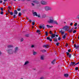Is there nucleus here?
I'll return each mask as SVG.
<instances>
[{"label": "nucleus", "mask_w": 79, "mask_h": 79, "mask_svg": "<svg viewBox=\"0 0 79 79\" xmlns=\"http://www.w3.org/2000/svg\"><path fill=\"white\" fill-rule=\"evenodd\" d=\"M48 19L49 20L48 21V23H54L56 24L57 25H58V22L56 21H54L53 17V16H49L48 17Z\"/></svg>", "instance_id": "1"}, {"label": "nucleus", "mask_w": 79, "mask_h": 79, "mask_svg": "<svg viewBox=\"0 0 79 79\" xmlns=\"http://www.w3.org/2000/svg\"><path fill=\"white\" fill-rule=\"evenodd\" d=\"M6 51L7 53H8L9 54H14V53H15L14 50L13 49L7 50Z\"/></svg>", "instance_id": "2"}, {"label": "nucleus", "mask_w": 79, "mask_h": 79, "mask_svg": "<svg viewBox=\"0 0 79 79\" xmlns=\"http://www.w3.org/2000/svg\"><path fill=\"white\" fill-rule=\"evenodd\" d=\"M56 35L55 34H52V35L51 36V38L50 39V37H47V40H49L50 42H51V41H52V39H53L54 37H55Z\"/></svg>", "instance_id": "3"}, {"label": "nucleus", "mask_w": 79, "mask_h": 79, "mask_svg": "<svg viewBox=\"0 0 79 79\" xmlns=\"http://www.w3.org/2000/svg\"><path fill=\"white\" fill-rule=\"evenodd\" d=\"M44 8L46 11H48L52 10V8L49 6H46L44 7Z\"/></svg>", "instance_id": "4"}, {"label": "nucleus", "mask_w": 79, "mask_h": 79, "mask_svg": "<svg viewBox=\"0 0 79 79\" xmlns=\"http://www.w3.org/2000/svg\"><path fill=\"white\" fill-rule=\"evenodd\" d=\"M65 31H66L64 30L63 28H62V29H61L59 31V32L61 33L62 35H63V34L65 33Z\"/></svg>", "instance_id": "5"}, {"label": "nucleus", "mask_w": 79, "mask_h": 79, "mask_svg": "<svg viewBox=\"0 0 79 79\" xmlns=\"http://www.w3.org/2000/svg\"><path fill=\"white\" fill-rule=\"evenodd\" d=\"M19 48L18 47H16L14 48V52H15V54L17 53V52L19 51Z\"/></svg>", "instance_id": "6"}, {"label": "nucleus", "mask_w": 79, "mask_h": 79, "mask_svg": "<svg viewBox=\"0 0 79 79\" xmlns=\"http://www.w3.org/2000/svg\"><path fill=\"white\" fill-rule=\"evenodd\" d=\"M65 31H68V30L69 29V26H65L63 28Z\"/></svg>", "instance_id": "7"}, {"label": "nucleus", "mask_w": 79, "mask_h": 79, "mask_svg": "<svg viewBox=\"0 0 79 79\" xmlns=\"http://www.w3.org/2000/svg\"><path fill=\"white\" fill-rule=\"evenodd\" d=\"M41 3L42 5H47V2L44 1H41Z\"/></svg>", "instance_id": "8"}, {"label": "nucleus", "mask_w": 79, "mask_h": 79, "mask_svg": "<svg viewBox=\"0 0 79 79\" xmlns=\"http://www.w3.org/2000/svg\"><path fill=\"white\" fill-rule=\"evenodd\" d=\"M67 56H69V58H71V55H72L71 54H69V52H67Z\"/></svg>", "instance_id": "9"}, {"label": "nucleus", "mask_w": 79, "mask_h": 79, "mask_svg": "<svg viewBox=\"0 0 79 79\" xmlns=\"http://www.w3.org/2000/svg\"><path fill=\"white\" fill-rule=\"evenodd\" d=\"M29 63V61H26L25 62V63L24 64V66H26V65H27V64H28Z\"/></svg>", "instance_id": "10"}, {"label": "nucleus", "mask_w": 79, "mask_h": 79, "mask_svg": "<svg viewBox=\"0 0 79 79\" xmlns=\"http://www.w3.org/2000/svg\"><path fill=\"white\" fill-rule=\"evenodd\" d=\"M33 16H37V14L36 12H33Z\"/></svg>", "instance_id": "11"}, {"label": "nucleus", "mask_w": 79, "mask_h": 79, "mask_svg": "<svg viewBox=\"0 0 79 79\" xmlns=\"http://www.w3.org/2000/svg\"><path fill=\"white\" fill-rule=\"evenodd\" d=\"M71 65H72V66H76V64L74 62H71Z\"/></svg>", "instance_id": "12"}, {"label": "nucleus", "mask_w": 79, "mask_h": 79, "mask_svg": "<svg viewBox=\"0 0 79 79\" xmlns=\"http://www.w3.org/2000/svg\"><path fill=\"white\" fill-rule=\"evenodd\" d=\"M44 47H45V48H48L49 47V45L48 44H45L43 46Z\"/></svg>", "instance_id": "13"}, {"label": "nucleus", "mask_w": 79, "mask_h": 79, "mask_svg": "<svg viewBox=\"0 0 79 79\" xmlns=\"http://www.w3.org/2000/svg\"><path fill=\"white\" fill-rule=\"evenodd\" d=\"M8 48H13V46L12 45H8L7 46Z\"/></svg>", "instance_id": "14"}, {"label": "nucleus", "mask_w": 79, "mask_h": 79, "mask_svg": "<svg viewBox=\"0 0 79 79\" xmlns=\"http://www.w3.org/2000/svg\"><path fill=\"white\" fill-rule=\"evenodd\" d=\"M40 59L42 60H44V56H41L40 57Z\"/></svg>", "instance_id": "15"}, {"label": "nucleus", "mask_w": 79, "mask_h": 79, "mask_svg": "<svg viewBox=\"0 0 79 79\" xmlns=\"http://www.w3.org/2000/svg\"><path fill=\"white\" fill-rule=\"evenodd\" d=\"M46 26H47V27H48V28H50L52 27H53V26H50L48 25H46Z\"/></svg>", "instance_id": "16"}, {"label": "nucleus", "mask_w": 79, "mask_h": 79, "mask_svg": "<svg viewBox=\"0 0 79 79\" xmlns=\"http://www.w3.org/2000/svg\"><path fill=\"white\" fill-rule=\"evenodd\" d=\"M14 14H15V15H17L18 14V11H17V10H15L14 11Z\"/></svg>", "instance_id": "17"}, {"label": "nucleus", "mask_w": 79, "mask_h": 79, "mask_svg": "<svg viewBox=\"0 0 79 79\" xmlns=\"http://www.w3.org/2000/svg\"><path fill=\"white\" fill-rule=\"evenodd\" d=\"M64 76L66 77H68L69 76V75L68 74H64Z\"/></svg>", "instance_id": "18"}, {"label": "nucleus", "mask_w": 79, "mask_h": 79, "mask_svg": "<svg viewBox=\"0 0 79 79\" xmlns=\"http://www.w3.org/2000/svg\"><path fill=\"white\" fill-rule=\"evenodd\" d=\"M37 52H33V55H37Z\"/></svg>", "instance_id": "19"}, {"label": "nucleus", "mask_w": 79, "mask_h": 79, "mask_svg": "<svg viewBox=\"0 0 79 79\" xmlns=\"http://www.w3.org/2000/svg\"><path fill=\"white\" fill-rule=\"evenodd\" d=\"M56 61V60L54 59V60L52 62V64H55V61Z\"/></svg>", "instance_id": "20"}, {"label": "nucleus", "mask_w": 79, "mask_h": 79, "mask_svg": "<svg viewBox=\"0 0 79 79\" xmlns=\"http://www.w3.org/2000/svg\"><path fill=\"white\" fill-rule=\"evenodd\" d=\"M66 35H64V36H63L62 38L63 39H64L66 38Z\"/></svg>", "instance_id": "21"}, {"label": "nucleus", "mask_w": 79, "mask_h": 79, "mask_svg": "<svg viewBox=\"0 0 79 79\" xmlns=\"http://www.w3.org/2000/svg\"><path fill=\"white\" fill-rule=\"evenodd\" d=\"M33 2L35 3H39V2H38V1H33Z\"/></svg>", "instance_id": "22"}, {"label": "nucleus", "mask_w": 79, "mask_h": 79, "mask_svg": "<svg viewBox=\"0 0 79 79\" xmlns=\"http://www.w3.org/2000/svg\"><path fill=\"white\" fill-rule=\"evenodd\" d=\"M56 38V39H54V42H58V40H57V39H56V38Z\"/></svg>", "instance_id": "23"}, {"label": "nucleus", "mask_w": 79, "mask_h": 79, "mask_svg": "<svg viewBox=\"0 0 79 79\" xmlns=\"http://www.w3.org/2000/svg\"><path fill=\"white\" fill-rule=\"evenodd\" d=\"M42 26V28L43 29H44L45 28V25H43Z\"/></svg>", "instance_id": "24"}, {"label": "nucleus", "mask_w": 79, "mask_h": 79, "mask_svg": "<svg viewBox=\"0 0 79 79\" xmlns=\"http://www.w3.org/2000/svg\"><path fill=\"white\" fill-rule=\"evenodd\" d=\"M18 15H19V16H21V15H22V14H21V13L19 12V13Z\"/></svg>", "instance_id": "25"}, {"label": "nucleus", "mask_w": 79, "mask_h": 79, "mask_svg": "<svg viewBox=\"0 0 79 79\" xmlns=\"http://www.w3.org/2000/svg\"><path fill=\"white\" fill-rule=\"evenodd\" d=\"M10 15H13V12H10Z\"/></svg>", "instance_id": "26"}, {"label": "nucleus", "mask_w": 79, "mask_h": 79, "mask_svg": "<svg viewBox=\"0 0 79 79\" xmlns=\"http://www.w3.org/2000/svg\"><path fill=\"white\" fill-rule=\"evenodd\" d=\"M41 52H46V50H42Z\"/></svg>", "instance_id": "27"}, {"label": "nucleus", "mask_w": 79, "mask_h": 79, "mask_svg": "<svg viewBox=\"0 0 79 79\" xmlns=\"http://www.w3.org/2000/svg\"><path fill=\"white\" fill-rule=\"evenodd\" d=\"M16 15H14V18H16Z\"/></svg>", "instance_id": "28"}, {"label": "nucleus", "mask_w": 79, "mask_h": 79, "mask_svg": "<svg viewBox=\"0 0 79 79\" xmlns=\"http://www.w3.org/2000/svg\"><path fill=\"white\" fill-rule=\"evenodd\" d=\"M40 79H44V77H42L40 78Z\"/></svg>", "instance_id": "29"}, {"label": "nucleus", "mask_w": 79, "mask_h": 79, "mask_svg": "<svg viewBox=\"0 0 79 79\" xmlns=\"http://www.w3.org/2000/svg\"><path fill=\"white\" fill-rule=\"evenodd\" d=\"M38 16V18H40V15H37V16Z\"/></svg>", "instance_id": "30"}, {"label": "nucleus", "mask_w": 79, "mask_h": 79, "mask_svg": "<svg viewBox=\"0 0 79 79\" xmlns=\"http://www.w3.org/2000/svg\"><path fill=\"white\" fill-rule=\"evenodd\" d=\"M68 31H69V32H71L72 31H71V30H68Z\"/></svg>", "instance_id": "31"}, {"label": "nucleus", "mask_w": 79, "mask_h": 79, "mask_svg": "<svg viewBox=\"0 0 79 79\" xmlns=\"http://www.w3.org/2000/svg\"><path fill=\"white\" fill-rule=\"evenodd\" d=\"M46 36H48V32H46Z\"/></svg>", "instance_id": "32"}, {"label": "nucleus", "mask_w": 79, "mask_h": 79, "mask_svg": "<svg viewBox=\"0 0 79 79\" xmlns=\"http://www.w3.org/2000/svg\"><path fill=\"white\" fill-rule=\"evenodd\" d=\"M35 24V22L34 21L32 23V25H34Z\"/></svg>", "instance_id": "33"}, {"label": "nucleus", "mask_w": 79, "mask_h": 79, "mask_svg": "<svg viewBox=\"0 0 79 79\" xmlns=\"http://www.w3.org/2000/svg\"><path fill=\"white\" fill-rule=\"evenodd\" d=\"M37 32H40V31L39 30H37Z\"/></svg>", "instance_id": "34"}, {"label": "nucleus", "mask_w": 79, "mask_h": 79, "mask_svg": "<svg viewBox=\"0 0 79 79\" xmlns=\"http://www.w3.org/2000/svg\"><path fill=\"white\" fill-rule=\"evenodd\" d=\"M77 23H75L74 25V26H77Z\"/></svg>", "instance_id": "35"}, {"label": "nucleus", "mask_w": 79, "mask_h": 79, "mask_svg": "<svg viewBox=\"0 0 79 79\" xmlns=\"http://www.w3.org/2000/svg\"><path fill=\"white\" fill-rule=\"evenodd\" d=\"M76 32V30H74L73 31V33H75V32Z\"/></svg>", "instance_id": "36"}, {"label": "nucleus", "mask_w": 79, "mask_h": 79, "mask_svg": "<svg viewBox=\"0 0 79 79\" xmlns=\"http://www.w3.org/2000/svg\"><path fill=\"white\" fill-rule=\"evenodd\" d=\"M31 48H34V45H32L31 46Z\"/></svg>", "instance_id": "37"}, {"label": "nucleus", "mask_w": 79, "mask_h": 79, "mask_svg": "<svg viewBox=\"0 0 79 79\" xmlns=\"http://www.w3.org/2000/svg\"><path fill=\"white\" fill-rule=\"evenodd\" d=\"M58 45H59V43H57L56 44V45H57V46H58Z\"/></svg>", "instance_id": "38"}, {"label": "nucleus", "mask_w": 79, "mask_h": 79, "mask_svg": "<svg viewBox=\"0 0 79 79\" xmlns=\"http://www.w3.org/2000/svg\"><path fill=\"white\" fill-rule=\"evenodd\" d=\"M49 34H52V35L53 34L52 33V31H50Z\"/></svg>", "instance_id": "39"}, {"label": "nucleus", "mask_w": 79, "mask_h": 79, "mask_svg": "<svg viewBox=\"0 0 79 79\" xmlns=\"http://www.w3.org/2000/svg\"><path fill=\"white\" fill-rule=\"evenodd\" d=\"M17 10L19 11H21V9H17Z\"/></svg>", "instance_id": "40"}, {"label": "nucleus", "mask_w": 79, "mask_h": 79, "mask_svg": "<svg viewBox=\"0 0 79 79\" xmlns=\"http://www.w3.org/2000/svg\"><path fill=\"white\" fill-rule=\"evenodd\" d=\"M75 69L76 70H78V68L77 67L76 68H75Z\"/></svg>", "instance_id": "41"}, {"label": "nucleus", "mask_w": 79, "mask_h": 79, "mask_svg": "<svg viewBox=\"0 0 79 79\" xmlns=\"http://www.w3.org/2000/svg\"><path fill=\"white\" fill-rule=\"evenodd\" d=\"M1 15H3V12H1Z\"/></svg>", "instance_id": "42"}, {"label": "nucleus", "mask_w": 79, "mask_h": 79, "mask_svg": "<svg viewBox=\"0 0 79 79\" xmlns=\"http://www.w3.org/2000/svg\"><path fill=\"white\" fill-rule=\"evenodd\" d=\"M40 29H42V26H40Z\"/></svg>", "instance_id": "43"}, {"label": "nucleus", "mask_w": 79, "mask_h": 79, "mask_svg": "<svg viewBox=\"0 0 79 79\" xmlns=\"http://www.w3.org/2000/svg\"><path fill=\"white\" fill-rule=\"evenodd\" d=\"M23 39L22 38V39H21V42H23Z\"/></svg>", "instance_id": "44"}, {"label": "nucleus", "mask_w": 79, "mask_h": 79, "mask_svg": "<svg viewBox=\"0 0 79 79\" xmlns=\"http://www.w3.org/2000/svg\"><path fill=\"white\" fill-rule=\"evenodd\" d=\"M77 18L79 20V15H78L77 17Z\"/></svg>", "instance_id": "45"}, {"label": "nucleus", "mask_w": 79, "mask_h": 79, "mask_svg": "<svg viewBox=\"0 0 79 79\" xmlns=\"http://www.w3.org/2000/svg\"><path fill=\"white\" fill-rule=\"evenodd\" d=\"M2 11H3V8L2 7L0 9Z\"/></svg>", "instance_id": "46"}, {"label": "nucleus", "mask_w": 79, "mask_h": 79, "mask_svg": "<svg viewBox=\"0 0 79 79\" xmlns=\"http://www.w3.org/2000/svg\"><path fill=\"white\" fill-rule=\"evenodd\" d=\"M74 47H75V48H76V47H77V46H76V44H75L74 45Z\"/></svg>", "instance_id": "47"}, {"label": "nucleus", "mask_w": 79, "mask_h": 79, "mask_svg": "<svg viewBox=\"0 0 79 79\" xmlns=\"http://www.w3.org/2000/svg\"><path fill=\"white\" fill-rule=\"evenodd\" d=\"M71 50L69 49L68 51V52H71Z\"/></svg>", "instance_id": "48"}, {"label": "nucleus", "mask_w": 79, "mask_h": 79, "mask_svg": "<svg viewBox=\"0 0 79 79\" xmlns=\"http://www.w3.org/2000/svg\"><path fill=\"white\" fill-rule=\"evenodd\" d=\"M73 23H71L70 24V25L71 26H72V25H73Z\"/></svg>", "instance_id": "49"}, {"label": "nucleus", "mask_w": 79, "mask_h": 79, "mask_svg": "<svg viewBox=\"0 0 79 79\" xmlns=\"http://www.w3.org/2000/svg\"><path fill=\"white\" fill-rule=\"evenodd\" d=\"M46 17V16H45V15L43 16V18H45Z\"/></svg>", "instance_id": "50"}, {"label": "nucleus", "mask_w": 79, "mask_h": 79, "mask_svg": "<svg viewBox=\"0 0 79 79\" xmlns=\"http://www.w3.org/2000/svg\"><path fill=\"white\" fill-rule=\"evenodd\" d=\"M28 20H29V22H30V23H31L32 20H30V19H29Z\"/></svg>", "instance_id": "51"}, {"label": "nucleus", "mask_w": 79, "mask_h": 79, "mask_svg": "<svg viewBox=\"0 0 79 79\" xmlns=\"http://www.w3.org/2000/svg\"><path fill=\"white\" fill-rule=\"evenodd\" d=\"M71 31H72L73 32V31L74 30L73 29V28H72V29H71L70 30Z\"/></svg>", "instance_id": "52"}, {"label": "nucleus", "mask_w": 79, "mask_h": 79, "mask_svg": "<svg viewBox=\"0 0 79 79\" xmlns=\"http://www.w3.org/2000/svg\"><path fill=\"white\" fill-rule=\"evenodd\" d=\"M26 37H29V35L28 34H27L26 35Z\"/></svg>", "instance_id": "53"}, {"label": "nucleus", "mask_w": 79, "mask_h": 79, "mask_svg": "<svg viewBox=\"0 0 79 79\" xmlns=\"http://www.w3.org/2000/svg\"><path fill=\"white\" fill-rule=\"evenodd\" d=\"M8 7H9V9H11V6H9Z\"/></svg>", "instance_id": "54"}, {"label": "nucleus", "mask_w": 79, "mask_h": 79, "mask_svg": "<svg viewBox=\"0 0 79 79\" xmlns=\"http://www.w3.org/2000/svg\"><path fill=\"white\" fill-rule=\"evenodd\" d=\"M2 0L0 1V3H2Z\"/></svg>", "instance_id": "55"}, {"label": "nucleus", "mask_w": 79, "mask_h": 79, "mask_svg": "<svg viewBox=\"0 0 79 79\" xmlns=\"http://www.w3.org/2000/svg\"><path fill=\"white\" fill-rule=\"evenodd\" d=\"M58 39V40H60V39H61V38H60V37H59Z\"/></svg>", "instance_id": "56"}, {"label": "nucleus", "mask_w": 79, "mask_h": 79, "mask_svg": "<svg viewBox=\"0 0 79 79\" xmlns=\"http://www.w3.org/2000/svg\"><path fill=\"white\" fill-rule=\"evenodd\" d=\"M31 4L32 5V6H34V3H32Z\"/></svg>", "instance_id": "57"}, {"label": "nucleus", "mask_w": 79, "mask_h": 79, "mask_svg": "<svg viewBox=\"0 0 79 79\" xmlns=\"http://www.w3.org/2000/svg\"><path fill=\"white\" fill-rule=\"evenodd\" d=\"M2 52H0V55H2Z\"/></svg>", "instance_id": "58"}, {"label": "nucleus", "mask_w": 79, "mask_h": 79, "mask_svg": "<svg viewBox=\"0 0 79 79\" xmlns=\"http://www.w3.org/2000/svg\"><path fill=\"white\" fill-rule=\"evenodd\" d=\"M68 44H66V47H67V46H68Z\"/></svg>", "instance_id": "59"}, {"label": "nucleus", "mask_w": 79, "mask_h": 79, "mask_svg": "<svg viewBox=\"0 0 79 79\" xmlns=\"http://www.w3.org/2000/svg\"><path fill=\"white\" fill-rule=\"evenodd\" d=\"M7 0H4V2H6Z\"/></svg>", "instance_id": "60"}, {"label": "nucleus", "mask_w": 79, "mask_h": 79, "mask_svg": "<svg viewBox=\"0 0 79 79\" xmlns=\"http://www.w3.org/2000/svg\"><path fill=\"white\" fill-rule=\"evenodd\" d=\"M75 29H77V27H76L74 28Z\"/></svg>", "instance_id": "61"}, {"label": "nucleus", "mask_w": 79, "mask_h": 79, "mask_svg": "<svg viewBox=\"0 0 79 79\" xmlns=\"http://www.w3.org/2000/svg\"><path fill=\"white\" fill-rule=\"evenodd\" d=\"M5 2H3V4H5Z\"/></svg>", "instance_id": "62"}, {"label": "nucleus", "mask_w": 79, "mask_h": 79, "mask_svg": "<svg viewBox=\"0 0 79 79\" xmlns=\"http://www.w3.org/2000/svg\"><path fill=\"white\" fill-rule=\"evenodd\" d=\"M56 37H58V35H56Z\"/></svg>", "instance_id": "63"}, {"label": "nucleus", "mask_w": 79, "mask_h": 79, "mask_svg": "<svg viewBox=\"0 0 79 79\" xmlns=\"http://www.w3.org/2000/svg\"><path fill=\"white\" fill-rule=\"evenodd\" d=\"M76 54H75L74 55V56H76Z\"/></svg>", "instance_id": "64"}]
</instances>
